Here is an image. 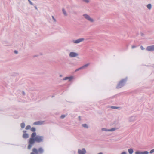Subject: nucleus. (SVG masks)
<instances>
[{
  "label": "nucleus",
  "instance_id": "1",
  "mask_svg": "<svg viewBox=\"0 0 154 154\" xmlns=\"http://www.w3.org/2000/svg\"><path fill=\"white\" fill-rule=\"evenodd\" d=\"M38 139L37 137H35V138H30L29 141V144L28 146V149H30L32 147V145L34 143L35 141H37Z\"/></svg>",
  "mask_w": 154,
  "mask_h": 154
},
{
  "label": "nucleus",
  "instance_id": "2",
  "mask_svg": "<svg viewBox=\"0 0 154 154\" xmlns=\"http://www.w3.org/2000/svg\"><path fill=\"white\" fill-rule=\"evenodd\" d=\"M83 16L86 20L91 23H93L95 21V20L93 18L87 14H84Z\"/></svg>",
  "mask_w": 154,
  "mask_h": 154
},
{
  "label": "nucleus",
  "instance_id": "3",
  "mask_svg": "<svg viewBox=\"0 0 154 154\" xmlns=\"http://www.w3.org/2000/svg\"><path fill=\"white\" fill-rule=\"evenodd\" d=\"M79 56V53L76 52L72 51L69 52V56L70 58H75Z\"/></svg>",
  "mask_w": 154,
  "mask_h": 154
},
{
  "label": "nucleus",
  "instance_id": "4",
  "mask_svg": "<svg viewBox=\"0 0 154 154\" xmlns=\"http://www.w3.org/2000/svg\"><path fill=\"white\" fill-rule=\"evenodd\" d=\"M126 81V79H125L120 81L116 86V88H120L123 86L124 85Z\"/></svg>",
  "mask_w": 154,
  "mask_h": 154
},
{
  "label": "nucleus",
  "instance_id": "5",
  "mask_svg": "<svg viewBox=\"0 0 154 154\" xmlns=\"http://www.w3.org/2000/svg\"><path fill=\"white\" fill-rule=\"evenodd\" d=\"M84 40V38H81L76 40L73 39L72 42L74 44H78L83 41Z\"/></svg>",
  "mask_w": 154,
  "mask_h": 154
},
{
  "label": "nucleus",
  "instance_id": "6",
  "mask_svg": "<svg viewBox=\"0 0 154 154\" xmlns=\"http://www.w3.org/2000/svg\"><path fill=\"white\" fill-rule=\"evenodd\" d=\"M116 129H117L115 128H112L109 129H108L105 128H101V130L102 131L113 132L116 130Z\"/></svg>",
  "mask_w": 154,
  "mask_h": 154
},
{
  "label": "nucleus",
  "instance_id": "7",
  "mask_svg": "<svg viewBox=\"0 0 154 154\" xmlns=\"http://www.w3.org/2000/svg\"><path fill=\"white\" fill-rule=\"evenodd\" d=\"M136 116L133 115L130 116L128 119V122H133L136 120Z\"/></svg>",
  "mask_w": 154,
  "mask_h": 154
},
{
  "label": "nucleus",
  "instance_id": "8",
  "mask_svg": "<svg viewBox=\"0 0 154 154\" xmlns=\"http://www.w3.org/2000/svg\"><path fill=\"white\" fill-rule=\"evenodd\" d=\"M87 152L85 148H83L81 149H78V154H85Z\"/></svg>",
  "mask_w": 154,
  "mask_h": 154
},
{
  "label": "nucleus",
  "instance_id": "9",
  "mask_svg": "<svg viewBox=\"0 0 154 154\" xmlns=\"http://www.w3.org/2000/svg\"><path fill=\"white\" fill-rule=\"evenodd\" d=\"M75 78L73 76H67L63 79V80H68L69 82H71L73 81Z\"/></svg>",
  "mask_w": 154,
  "mask_h": 154
},
{
  "label": "nucleus",
  "instance_id": "10",
  "mask_svg": "<svg viewBox=\"0 0 154 154\" xmlns=\"http://www.w3.org/2000/svg\"><path fill=\"white\" fill-rule=\"evenodd\" d=\"M146 50L148 51H154V45L148 46L146 48Z\"/></svg>",
  "mask_w": 154,
  "mask_h": 154
},
{
  "label": "nucleus",
  "instance_id": "11",
  "mask_svg": "<svg viewBox=\"0 0 154 154\" xmlns=\"http://www.w3.org/2000/svg\"><path fill=\"white\" fill-rule=\"evenodd\" d=\"M30 154H38V151L36 149L34 148L32 149V152Z\"/></svg>",
  "mask_w": 154,
  "mask_h": 154
},
{
  "label": "nucleus",
  "instance_id": "12",
  "mask_svg": "<svg viewBox=\"0 0 154 154\" xmlns=\"http://www.w3.org/2000/svg\"><path fill=\"white\" fill-rule=\"evenodd\" d=\"M62 10L63 14L65 16H68V14L64 8H62Z\"/></svg>",
  "mask_w": 154,
  "mask_h": 154
},
{
  "label": "nucleus",
  "instance_id": "13",
  "mask_svg": "<svg viewBox=\"0 0 154 154\" xmlns=\"http://www.w3.org/2000/svg\"><path fill=\"white\" fill-rule=\"evenodd\" d=\"M82 126L85 129H88L89 128V126L87 124H82Z\"/></svg>",
  "mask_w": 154,
  "mask_h": 154
},
{
  "label": "nucleus",
  "instance_id": "14",
  "mask_svg": "<svg viewBox=\"0 0 154 154\" xmlns=\"http://www.w3.org/2000/svg\"><path fill=\"white\" fill-rule=\"evenodd\" d=\"M128 152L129 154H132L134 152V151L132 149L130 148L128 149Z\"/></svg>",
  "mask_w": 154,
  "mask_h": 154
},
{
  "label": "nucleus",
  "instance_id": "15",
  "mask_svg": "<svg viewBox=\"0 0 154 154\" xmlns=\"http://www.w3.org/2000/svg\"><path fill=\"white\" fill-rule=\"evenodd\" d=\"M45 121L43 120L39 121V125H42L45 124Z\"/></svg>",
  "mask_w": 154,
  "mask_h": 154
},
{
  "label": "nucleus",
  "instance_id": "16",
  "mask_svg": "<svg viewBox=\"0 0 154 154\" xmlns=\"http://www.w3.org/2000/svg\"><path fill=\"white\" fill-rule=\"evenodd\" d=\"M147 8L149 10L151 9L152 8V5L151 4H149L146 5Z\"/></svg>",
  "mask_w": 154,
  "mask_h": 154
},
{
  "label": "nucleus",
  "instance_id": "17",
  "mask_svg": "<svg viewBox=\"0 0 154 154\" xmlns=\"http://www.w3.org/2000/svg\"><path fill=\"white\" fill-rule=\"evenodd\" d=\"M89 63H87L83 66H82L83 69L86 68L87 67L89 66Z\"/></svg>",
  "mask_w": 154,
  "mask_h": 154
},
{
  "label": "nucleus",
  "instance_id": "18",
  "mask_svg": "<svg viewBox=\"0 0 154 154\" xmlns=\"http://www.w3.org/2000/svg\"><path fill=\"white\" fill-rule=\"evenodd\" d=\"M44 139V137L43 136H39V142H42Z\"/></svg>",
  "mask_w": 154,
  "mask_h": 154
},
{
  "label": "nucleus",
  "instance_id": "19",
  "mask_svg": "<svg viewBox=\"0 0 154 154\" xmlns=\"http://www.w3.org/2000/svg\"><path fill=\"white\" fill-rule=\"evenodd\" d=\"M23 138H28V135L27 134L25 133L23 134Z\"/></svg>",
  "mask_w": 154,
  "mask_h": 154
},
{
  "label": "nucleus",
  "instance_id": "20",
  "mask_svg": "<svg viewBox=\"0 0 154 154\" xmlns=\"http://www.w3.org/2000/svg\"><path fill=\"white\" fill-rule=\"evenodd\" d=\"M36 136V134L35 132L32 133L31 135V138H34Z\"/></svg>",
  "mask_w": 154,
  "mask_h": 154
},
{
  "label": "nucleus",
  "instance_id": "21",
  "mask_svg": "<svg viewBox=\"0 0 154 154\" xmlns=\"http://www.w3.org/2000/svg\"><path fill=\"white\" fill-rule=\"evenodd\" d=\"M44 152V150L42 148H39V154L43 153Z\"/></svg>",
  "mask_w": 154,
  "mask_h": 154
},
{
  "label": "nucleus",
  "instance_id": "22",
  "mask_svg": "<svg viewBox=\"0 0 154 154\" xmlns=\"http://www.w3.org/2000/svg\"><path fill=\"white\" fill-rule=\"evenodd\" d=\"M52 18L53 20V23H55L56 22V20L53 16H52Z\"/></svg>",
  "mask_w": 154,
  "mask_h": 154
},
{
  "label": "nucleus",
  "instance_id": "23",
  "mask_svg": "<svg viewBox=\"0 0 154 154\" xmlns=\"http://www.w3.org/2000/svg\"><path fill=\"white\" fill-rule=\"evenodd\" d=\"M149 152L147 151H145L141 152V154H148Z\"/></svg>",
  "mask_w": 154,
  "mask_h": 154
},
{
  "label": "nucleus",
  "instance_id": "24",
  "mask_svg": "<svg viewBox=\"0 0 154 154\" xmlns=\"http://www.w3.org/2000/svg\"><path fill=\"white\" fill-rule=\"evenodd\" d=\"M25 125L24 123H22L21 124V128H23L25 127Z\"/></svg>",
  "mask_w": 154,
  "mask_h": 154
},
{
  "label": "nucleus",
  "instance_id": "25",
  "mask_svg": "<svg viewBox=\"0 0 154 154\" xmlns=\"http://www.w3.org/2000/svg\"><path fill=\"white\" fill-rule=\"evenodd\" d=\"M135 154H141V152H140L138 151H137L135 152Z\"/></svg>",
  "mask_w": 154,
  "mask_h": 154
},
{
  "label": "nucleus",
  "instance_id": "26",
  "mask_svg": "<svg viewBox=\"0 0 154 154\" xmlns=\"http://www.w3.org/2000/svg\"><path fill=\"white\" fill-rule=\"evenodd\" d=\"M31 130L32 131L34 132L35 131V128L32 127L31 128Z\"/></svg>",
  "mask_w": 154,
  "mask_h": 154
},
{
  "label": "nucleus",
  "instance_id": "27",
  "mask_svg": "<svg viewBox=\"0 0 154 154\" xmlns=\"http://www.w3.org/2000/svg\"><path fill=\"white\" fill-rule=\"evenodd\" d=\"M30 128H31V127L30 125H27L26 127V130H28V129H29Z\"/></svg>",
  "mask_w": 154,
  "mask_h": 154
},
{
  "label": "nucleus",
  "instance_id": "28",
  "mask_svg": "<svg viewBox=\"0 0 154 154\" xmlns=\"http://www.w3.org/2000/svg\"><path fill=\"white\" fill-rule=\"evenodd\" d=\"M81 69H83L82 67H81L80 68H78V69H76L75 70V71H78L81 70Z\"/></svg>",
  "mask_w": 154,
  "mask_h": 154
},
{
  "label": "nucleus",
  "instance_id": "29",
  "mask_svg": "<svg viewBox=\"0 0 154 154\" xmlns=\"http://www.w3.org/2000/svg\"><path fill=\"white\" fill-rule=\"evenodd\" d=\"M83 2H85L86 3H88L89 2V0H82Z\"/></svg>",
  "mask_w": 154,
  "mask_h": 154
},
{
  "label": "nucleus",
  "instance_id": "30",
  "mask_svg": "<svg viewBox=\"0 0 154 154\" xmlns=\"http://www.w3.org/2000/svg\"><path fill=\"white\" fill-rule=\"evenodd\" d=\"M66 116L64 115H62L60 116V118L61 119H63Z\"/></svg>",
  "mask_w": 154,
  "mask_h": 154
},
{
  "label": "nucleus",
  "instance_id": "31",
  "mask_svg": "<svg viewBox=\"0 0 154 154\" xmlns=\"http://www.w3.org/2000/svg\"><path fill=\"white\" fill-rule=\"evenodd\" d=\"M153 152H154V149L151 150L150 152V154H152Z\"/></svg>",
  "mask_w": 154,
  "mask_h": 154
},
{
  "label": "nucleus",
  "instance_id": "32",
  "mask_svg": "<svg viewBox=\"0 0 154 154\" xmlns=\"http://www.w3.org/2000/svg\"><path fill=\"white\" fill-rule=\"evenodd\" d=\"M44 53L42 52H41L40 53V55L41 56H43L44 55Z\"/></svg>",
  "mask_w": 154,
  "mask_h": 154
},
{
  "label": "nucleus",
  "instance_id": "33",
  "mask_svg": "<svg viewBox=\"0 0 154 154\" xmlns=\"http://www.w3.org/2000/svg\"><path fill=\"white\" fill-rule=\"evenodd\" d=\"M140 47L141 49L142 50H144L145 49V48H143V46H141Z\"/></svg>",
  "mask_w": 154,
  "mask_h": 154
},
{
  "label": "nucleus",
  "instance_id": "34",
  "mask_svg": "<svg viewBox=\"0 0 154 154\" xmlns=\"http://www.w3.org/2000/svg\"><path fill=\"white\" fill-rule=\"evenodd\" d=\"M120 154H127V153L126 152L123 151Z\"/></svg>",
  "mask_w": 154,
  "mask_h": 154
},
{
  "label": "nucleus",
  "instance_id": "35",
  "mask_svg": "<svg viewBox=\"0 0 154 154\" xmlns=\"http://www.w3.org/2000/svg\"><path fill=\"white\" fill-rule=\"evenodd\" d=\"M78 120H79V121H81V117H80V116H79L78 117Z\"/></svg>",
  "mask_w": 154,
  "mask_h": 154
},
{
  "label": "nucleus",
  "instance_id": "36",
  "mask_svg": "<svg viewBox=\"0 0 154 154\" xmlns=\"http://www.w3.org/2000/svg\"><path fill=\"white\" fill-rule=\"evenodd\" d=\"M135 47H136V46H134V45H133V46H132V48H135Z\"/></svg>",
  "mask_w": 154,
  "mask_h": 154
},
{
  "label": "nucleus",
  "instance_id": "37",
  "mask_svg": "<svg viewBox=\"0 0 154 154\" xmlns=\"http://www.w3.org/2000/svg\"><path fill=\"white\" fill-rule=\"evenodd\" d=\"M28 1H29V3L31 4V5H32V4L31 2V1L30 0H28Z\"/></svg>",
  "mask_w": 154,
  "mask_h": 154
},
{
  "label": "nucleus",
  "instance_id": "38",
  "mask_svg": "<svg viewBox=\"0 0 154 154\" xmlns=\"http://www.w3.org/2000/svg\"><path fill=\"white\" fill-rule=\"evenodd\" d=\"M14 53H16V54H17V53H18V52H17V51H14Z\"/></svg>",
  "mask_w": 154,
  "mask_h": 154
},
{
  "label": "nucleus",
  "instance_id": "39",
  "mask_svg": "<svg viewBox=\"0 0 154 154\" xmlns=\"http://www.w3.org/2000/svg\"><path fill=\"white\" fill-rule=\"evenodd\" d=\"M97 154H103V153L102 152H100L98 153H97Z\"/></svg>",
  "mask_w": 154,
  "mask_h": 154
},
{
  "label": "nucleus",
  "instance_id": "40",
  "mask_svg": "<svg viewBox=\"0 0 154 154\" xmlns=\"http://www.w3.org/2000/svg\"><path fill=\"white\" fill-rule=\"evenodd\" d=\"M60 77H62V75H59Z\"/></svg>",
  "mask_w": 154,
  "mask_h": 154
},
{
  "label": "nucleus",
  "instance_id": "41",
  "mask_svg": "<svg viewBox=\"0 0 154 154\" xmlns=\"http://www.w3.org/2000/svg\"><path fill=\"white\" fill-rule=\"evenodd\" d=\"M143 34H142V35H141L142 36H143Z\"/></svg>",
  "mask_w": 154,
  "mask_h": 154
}]
</instances>
